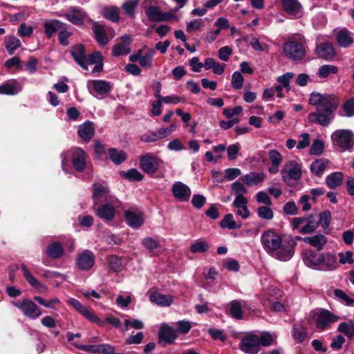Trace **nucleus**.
<instances>
[{
  "label": "nucleus",
  "instance_id": "f257e3e1",
  "mask_svg": "<svg viewBox=\"0 0 354 354\" xmlns=\"http://www.w3.org/2000/svg\"><path fill=\"white\" fill-rule=\"evenodd\" d=\"M308 104L316 107V111L308 115V122L328 127L334 119V113L339 106L340 99L333 93L313 91L310 94Z\"/></svg>",
  "mask_w": 354,
  "mask_h": 354
},
{
  "label": "nucleus",
  "instance_id": "f03ea898",
  "mask_svg": "<svg viewBox=\"0 0 354 354\" xmlns=\"http://www.w3.org/2000/svg\"><path fill=\"white\" fill-rule=\"evenodd\" d=\"M261 242L267 253L280 261L290 260L295 253L296 242L292 237L281 239L270 230L262 233Z\"/></svg>",
  "mask_w": 354,
  "mask_h": 354
},
{
  "label": "nucleus",
  "instance_id": "7ed1b4c3",
  "mask_svg": "<svg viewBox=\"0 0 354 354\" xmlns=\"http://www.w3.org/2000/svg\"><path fill=\"white\" fill-rule=\"evenodd\" d=\"M301 169L302 165L299 160H291L286 162L281 170L282 180L286 185H292L301 178Z\"/></svg>",
  "mask_w": 354,
  "mask_h": 354
},
{
  "label": "nucleus",
  "instance_id": "20e7f679",
  "mask_svg": "<svg viewBox=\"0 0 354 354\" xmlns=\"http://www.w3.org/2000/svg\"><path fill=\"white\" fill-rule=\"evenodd\" d=\"M302 225L299 232L301 234H311L319 227V222L315 214H310L308 216L296 217L292 220L291 225L293 230L298 229Z\"/></svg>",
  "mask_w": 354,
  "mask_h": 354
},
{
  "label": "nucleus",
  "instance_id": "39448f33",
  "mask_svg": "<svg viewBox=\"0 0 354 354\" xmlns=\"http://www.w3.org/2000/svg\"><path fill=\"white\" fill-rule=\"evenodd\" d=\"M331 138L334 145L342 151L351 150L354 145V135L348 130H337L333 133Z\"/></svg>",
  "mask_w": 354,
  "mask_h": 354
},
{
  "label": "nucleus",
  "instance_id": "423d86ee",
  "mask_svg": "<svg viewBox=\"0 0 354 354\" xmlns=\"http://www.w3.org/2000/svg\"><path fill=\"white\" fill-rule=\"evenodd\" d=\"M12 304L15 307L19 308L26 317L31 319H36L42 314L38 306L29 299H24L21 301H15Z\"/></svg>",
  "mask_w": 354,
  "mask_h": 354
},
{
  "label": "nucleus",
  "instance_id": "0eeeda50",
  "mask_svg": "<svg viewBox=\"0 0 354 354\" xmlns=\"http://www.w3.org/2000/svg\"><path fill=\"white\" fill-rule=\"evenodd\" d=\"M154 0H145L144 6L146 8V15L151 21L160 22L167 21L173 15L169 12H162L160 8L153 5Z\"/></svg>",
  "mask_w": 354,
  "mask_h": 354
},
{
  "label": "nucleus",
  "instance_id": "6e6552de",
  "mask_svg": "<svg viewBox=\"0 0 354 354\" xmlns=\"http://www.w3.org/2000/svg\"><path fill=\"white\" fill-rule=\"evenodd\" d=\"M283 49L286 56L292 60H301L306 56V48L301 43L289 41L283 44Z\"/></svg>",
  "mask_w": 354,
  "mask_h": 354
},
{
  "label": "nucleus",
  "instance_id": "1a4fd4ad",
  "mask_svg": "<svg viewBox=\"0 0 354 354\" xmlns=\"http://www.w3.org/2000/svg\"><path fill=\"white\" fill-rule=\"evenodd\" d=\"M339 317L326 309H318L316 313V326L320 330H326L337 322Z\"/></svg>",
  "mask_w": 354,
  "mask_h": 354
},
{
  "label": "nucleus",
  "instance_id": "9d476101",
  "mask_svg": "<svg viewBox=\"0 0 354 354\" xmlns=\"http://www.w3.org/2000/svg\"><path fill=\"white\" fill-rule=\"evenodd\" d=\"M87 87L92 95L97 96L109 94L111 90L112 85L108 81L92 80L87 82Z\"/></svg>",
  "mask_w": 354,
  "mask_h": 354
},
{
  "label": "nucleus",
  "instance_id": "9b49d317",
  "mask_svg": "<svg viewBox=\"0 0 354 354\" xmlns=\"http://www.w3.org/2000/svg\"><path fill=\"white\" fill-rule=\"evenodd\" d=\"M155 51L153 49H149L145 53L142 49H140L136 53L129 56V60L131 62H139L140 65L145 68H151L153 66V59Z\"/></svg>",
  "mask_w": 354,
  "mask_h": 354
},
{
  "label": "nucleus",
  "instance_id": "f8f14e48",
  "mask_svg": "<svg viewBox=\"0 0 354 354\" xmlns=\"http://www.w3.org/2000/svg\"><path fill=\"white\" fill-rule=\"evenodd\" d=\"M240 349L250 354L258 353L260 351L258 335L250 333L243 337L240 343Z\"/></svg>",
  "mask_w": 354,
  "mask_h": 354
},
{
  "label": "nucleus",
  "instance_id": "ddd939ff",
  "mask_svg": "<svg viewBox=\"0 0 354 354\" xmlns=\"http://www.w3.org/2000/svg\"><path fill=\"white\" fill-rule=\"evenodd\" d=\"M162 161L159 158L147 154L140 159L141 169L147 174H152L158 171Z\"/></svg>",
  "mask_w": 354,
  "mask_h": 354
},
{
  "label": "nucleus",
  "instance_id": "4468645a",
  "mask_svg": "<svg viewBox=\"0 0 354 354\" xmlns=\"http://www.w3.org/2000/svg\"><path fill=\"white\" fill-rule=\"evenodd\" d=\"M95 261L94 254L91 250H84L77 255L75 265L79 270L88 271L93 267Z\"/></svg>",
  "mask_w": 354,
  "mask_h": 354
},
{
  "label": "nucleus",
  "instance_id": "2eb2a0df",
  "mask_svg": "<svg viewBox=\"0 0 354 354\" xmlns=\"http://www.w3.org/2000/svg\"><path fill=\"white\" fill-rule=\"evenodd\" d=\"M315 54L319 58L327 61H331L334 59L336 52L332 44L329 42H323L316 45Z\"/></svg>",
  "mask_w": 354,
  "mask_h": 354
},
{
  "label": "nucleus",
  "instance_id": "dca6fc26",
  "mask_svg": "<svg viewBox=\"0 0 354 354\" xmlns=\"http://www.w3.org/2000/svg\"><path fill=\"white\" fill-rule=\"evenodd\" d=\"M171 191L174 198L180 202L188 201L192 194L190 188L180 181L173 184Z\"/></svg>",
  "mask_w": 354,
  "mask_h": 354
},
{
  "label": "nucleus",
  "instance_id": "f3484780",
  "mask_svg": "<svg viewBox=\"0 0 354 354\" xmlns=\"http://www.w3.org/2000/svg\"><path fill=\"white\" fill-rule=\"evenodd\" d=\"M58 16H63L58 14ZM68 21L75 25H81L87 17L86 13L83 9L78 7H70L64 15Z\"/></svg>",
  "mask_w": 354,
  "mask_h": 354
},
{
  "label": "nucleus",
  "instance_id": "a211bd4d",
  "mask_svg": "<svg viewBox=\"0 0 354 354\" xmlns=\"http://www.w3.org/2000/svg\"><path fill=\"white\" fill-rule=\"evenodd\" d=\"M86 154L79 147L75 148L72 153V164L75 169L82 172L84 170L86 163Z\"/></svg>",
  "mask_w": 354,
  "mask_h": 354
},
{
  "label": "nucleus",
  "instance_id": "6ab92c4d",
  "mask_svg": "<svg viewBox=\"0 0 354 354\" xmlns=\"http://www.w3.org/2000/svg\"><path fill=\"white\" fill-rule=\"evenodd\" d=\"M132 39L129 35H124L121 37V42L115 44L112 49V55L114 57L125 55L129 53V44L131 43Z\"/></svg>",
  "mask_w": 354,
  "mask_h": 354
},
{
  "label": "nucleus",
  "instance_id": "aec40b11",
  "mask_svg": "<svg viewBox=\"0 0 354 354\" xmlns=\"http://www.w3.org/2000/svg\"><path fill=\"white\" fill-rule=\"evenodd\" d=\"M67 302L90 321L93 322H97L99 321L97 317L91 310H89L86 306L82 305L78 300L74 298H69Z\"/></svg>",
  "mask_w": 354,
  "mask_h": 354
},
{
  "label": "nucleus",
  "instance_id": "412c9836",
  "mask_svg": "<svg viewBox=\"0 0 354 354\" xmlns=\"http://www.w3.org/2000/svg\"><path fill=\"white\" fill-rule=\"evenodd\" d=\"M21 86L15 80H10L0 85V94L14 95L20 92Z\"/></svg>",
  "mask_w": 354,
  "mask_h": 354
},
{
  "label": "nucleus",
  "instance_id": "4be33fe9",
  "mask_svg": "<svg viewBox=\"0 0 354 354\" xmlns=\"http://www.w3.org/2000/svg\"><path fill=\"white\" fill-rule=\"evenodd\" d=\"M322 256L320 270L328 271L337 269L338 263L335 255L330 253H322Z\"/></svg>",
  "mask_w": 354,
  "mask_h": 354
},
{
  "label": "nucleus",
  "instance_id": "5701e85b",
  "mask_svg": "<svg viewBox=\"0 0 354 354\" xmlns=\"http://www.w3.org/2000/svg\"><path fill=\"white\" fill-rule=\"evenodd\" d=\"M71 53L77 64L84 69L87 70L86 56L84 46L82 45L75 46L72 48Z\"/></svg>",
  "mask_w": 354,
  "mask_h": 354
},
{
  "label": "nucleus",
  "instance_id": "b1692460",
  "mask_svg": "<svg viewBox=\"0 0 354 354\" xmlns=\"http://www.w3.org/2000/svg\"><path fill=\"white\" fill-rule=\"evenodd\" d=\"M159 339L167 344H172L177 337L176 330L168 325H162L158 333Z\"/></svg>",
  "mask_w": 354,
  "mask_h": 354
},
{
  "label": "nucleus",
  "instance_id": "393cba45",
  "mask_svg": "<svg viewBox=\"0 0 354 354\" xmlns=\"http://www.w3.org/2000/svg\"><path fill=\"white\" fill-rule=\"evenodd\" d=\"M21 268L23 271L24 277L32 288L37 289L41 292L47 291V288L32 275L25 264H22L21 266Z\"/></svg>",
  "mask_w": 354,
  "mask_h": 354
},
{
  "label": "nucleus",
  "instance_id": "a878e982",
  "mask_svg": "<svg viewBox=\"0 0 354 354\" xmlns=\"http://www.w3.org/2000/svg\"><path fill=\"white\" fill-rule=\"evenodd\" d=\"M97 202H94L93 209L95 214L101 218L111 220L115 215L114 208L108 204L101 205L99 207H96Z\"/></svg>",
  "mask_w": 354,
  "mask_h": 354
},
{
  "label": "nucleus",
  "instance_id": "bb28decb",
  "mask_svg": "<svg viewBox=\"0 0 354 354\" xmlns=\"http://www.w3.org/2000/svg\"><path fill=\"white\" fill-rule=\"evenodd\" d=\"M336 39L338 45L342 48L349 47L354 41L351 32L346 28L341 29L337 33Z\"/></svg>",
  "mask_w": 354,
  "mask_h": 354
},
{
  "label": "nucleus",
  "instance_id": "cd10ccee",
  "mask_svg": "<svg viewBox=\"0 0 354 354\" xmlns=\"http://www.w3.org/2000/svg\"><path fill=\"white\" fill-rule=\"evenodd\" d=\"M330 164V161L326 158H318L314 160L310 167L311 173L317 176H321Z\"/></svg>",
  "mask_w": 354,
  "mask_h": 354
},
{
  "label": "nucleus",
  "instance_id": "c85d7f7f",
  "mask_svg": "<svg viewBox=\"0 0 354 354\" xmlns=\"http://www.w3.org/2000/svg\"><path fill=\"white\" fill-rule=\"evenodd\" d=\"M149 300L158 306H169L173 302V297L171 295H162L154 292L150 295Z\"/></svg>",
  "mask_w": 354,
  "mask_h": 354
},
{
  "label": "nucleus",
  "instance_id": "c756f323",
  "mask_svg": "<svg viewBox=\"0 0 354 354\" xmlns=\"http://www.w3.org/2000/svg\"><path fill=\"white\" fill-rule=\"evenodd\" d=\"M322 258V253L308 251L306 254L304 262L308 267L320 270Z\"/></svg>",
  "mask_w": 354,
  "mask_h": 354
},
{
  "label": "nucleus",
  "instance_id": "7c9ffc66",
  "mask_svg": "<svg viewBox=\"0 0 354 354\" xmlns=\"http://www.w3.org/2000/svg\"><path fill=\"white\" fill-rule=\"evenodd\" d=\"M266 178V174L263 172H250L241 177L242 181L248 186L258 185L263 182Z\"/></svg>",
  "mask_w": 354,
  "mask_h": 354
},
{
  "label": "nucleus",
  "instance_id": "2f4dec72",
  "mask_svg": "<svg viewBox=\"0 0 354 354\" xmlns=\"http://www.w3.org/2000/svg\"><path fill=\"white\" fill-rule=\"evenodd\" d=\"M94 132L93 124L91 122H84L78 129L79 136L86 142H88L93 138Z\"/></svg>",
  "mask_w": 354,
  "mask_h": 354
},
{
  "label": "nucleus",
  "instance_id": "473e14b6",
  "mask_svg": "<svg viewBox=\"0 0 354 354\" xmlns=\"http://www.w3.org/2000/svg\"><path fill=\"white\" fill-rule=\"evenodd\" d=\"M126 222L129 226L137 228L142 225L144 221L140 214L132 211H126L124 213Z\"/></svg>",
  "mask_w": 354,
  "mask_h": 354
},
{
  "label": "nucleus",
  "instance_id": "72a5a7b5",
  "mask_svg": "<svg viewBox=\"0 0 354 354\" xmlns=\"http://www.w3.org/2000/svg\"><path fill=\"white\" fill-rule=\"evenodd\" d=\"M327 242V237L321 234L308 236L307 240V244L316 248L318 251L322 250Z\"/></svg>",
  "mask_w": 354,
  "mask_h": 354
},
{
  "label": "nucleus",
  "instance_id": "f704fd0d",
  "mask_svg": "<svg viewBox=\"0 0 354 354\" xmlns=\"http://www.w3.org/2000/svg\"><path fill=\"white\" fill-rule=\"evenodd\" d=\"M92 187L93 189L92 198L94 202H97L101 198H105L108 195L109 188L104 183H94Z\"/></svg>",
  "mask_w": 354,
  "mask_h": 354
},
{
  "label": "nucleus",
  "instance_id": "c9c22d12",
  "mask_svg": "<svg viewBox=\"0 0 354 354\" xmlns=\"http://www.w3.org/2000/svg\"><path fill=\"white\" fill-rule=\"evenodd\" d=\"M343 178L344 175L342 172H333L326 176V183L330 189H335L342 185Z\"/></svg>",
  "mask_w": 354,
  "mask_h": 354
},
{
  "label": "nucleus",
  "instance_id": "e433bc0d",
  "mask_svg": "<svg viewBox=\"0 0 354 354\" xmlns=\"http://www.w3.org/2000/svg\"><path fill=\"white\" fill-rule=\"evenodd\" d=\"M64 253L62 245L59 242L50 244L46 248V254L53 259L60 258Z\"/></svg>",
  "mask_w": 354,
  "mask_h": 354
},
{
  "label": "nucleus",
  "instance_id": "4c0bfd02",
  "mask_svg": "<svg viewBox=\"0 0 354 354\" xmlns=\"http://www.w3.org/2000/svg\"><path fill=\"white\" fill-rule=\"evenodd\" d=\"M93 29L97 41L102 46L106 45L109 42V39L104 27L102 25L95 24Z\"/></svg>",
  "mask_w": 354,
  "mask_h": 354
},
{
  "label": "nucleus",
  "instance_id": "58836bf2",
  "mask_svg": "<svg viewBox=\"0 0 354 354\" xmlns=\"http://www.w3.org/2000/svg\"><path fill=\"white\" fill-rule=\"evenodd\" d=\"M108 153L111 160L115 165L121 164L127 158V155L124 151L122 150H118L115 148L109 149Z\"/></svg>",
  "mask_w": 354,
  "mask_h": 354
},
{
  "label": "nucleus",
  "instance_id": "ea45409f",
  "mask_svg": "<svg viewBox=\"0 0 354 354\" xmlns=\"http://www.w3.org/2000/svg\"><path fill=\"white\" fill-rule=\"evenodd\" d=\"M274 289H270L268 290V292L265 293L263 295V298L270 302V309L274 312H286L287 310V306L285 304V302L282 301H272L268 295H270V292H273Z\"/></svg>",
  "mask_w": 354,
  "mask_h": 354
},
{
  "label": "nucleus",
  "instance_id": "a19ab883",
  "mask_svg": "<svg viewBox=\"0 0 354 354\" xmlns=\"http://www.w3.org/2000/svg\"><path fill=\"white\" fill-rule=\"evenodd\" d=\"M209 249V244L207 241L203 239H197L189 246V250L192 253H205Z\"/></svg>",
  "mask_w": 354,
  "mask_h": 354
},
{
  "label": "nucleus",
  "instance_id": "79ce46f5",
  "mask_svg": "<svg viewBox=\"0 0 354 354\" xmlns=\"http://www.w3.org/2000/svg\"><path fill=\"white\" fill-rule=\"evenodd\" d=\"M62 26V23L57 19H53L44 24V32L46 36L50 38Z\"/></svg>",
  "mask_w": 354,
  "mask_h": 354
},
{
  "label": "nucleus",
  "instance_id": "37998d69",
  "mask_svg": "<svg viewBox=\"0 0 354 354\" xmlns=\"http://www.w3.org/2000/svg\"><path fill=\"white\" fill-rule=\"evenodd\" d=\"M142 245L149 251L152 252L153 255H157L158 253L155 252L160 248V245L158 241L152 237L144 238L141 241Z\"/></svg>",
  "mask_w": 354,
  "mask_h": 354
},
{
  "label": "nucleus",
  "instance_id": "c03bdc74",
  "mask_svg": "<svg viewBox=\"0 0 354 354\" xmlns=\"http://www.w3.org/2000/svg\"><path fill=\"white\" fill-rule=\"evenodd\" d=\"M283 9L290 15H297L301 8L297 0H281Z\"/></svg>",
  "mask_w": 354,
  "mask_h": 354
},
{
  "label": "nucleus",
  "instance_id": "a18cd8bd",
  "mask_svg": "<svg viewBox=\"0 0 354 354\" xmlns=\"http://www.w3.org/2000/svg\"><path fill=\"white\" fill-rule=\"evenodd\" d=\"M109 268L113 272H118L123 270L124 264L122 259L115 255H111L108 257Z\"/></svg>",
  "mask_w": 354,
  "mask_h": 354
},
{
  "label": "nucleus",
  "instance_id": "49530a36",
  "mask_svg": "<svg viewBox=\"0 0 354 354\" xmlns=\"http://www.w3.org/2000/svg\"><path fill=\"white\" fill-rule=\"evenodd\" d=\"M230 315L236 319H241L243 318L242 304L240 301L234 300L230 304Z\"/></svg>",
  "mask_w": 354,
  "mask_h": 354
},
{
  "label": "nucleus",
  "instance_id": "de8ad7c7",
  "mask_svg": "<svg viewBox=\"0 0 354 354\" xmlns=\"http://www.w3.org/2000/svg\"><path fill=\"white\" fill-rule=\"evenodd\" d=\"M102 15L103 17L113 22L119 21V14L118 8L115 6L106 7L102 9Z\"/></svg>",
  "mask_w": 354,
  "mask_h": 354
},
{
  "label": "nucleus",
  "instance_id": "09e8293b",
  "mask_svg": "<svg viewBox=\"0 0 354 354\" xmlns=\"http://www.w3.org/2000/svg\"><path fill=\"white\" fill-rule=\"evenodd\" d=\"M220 226L222 228L234 230L240 228L241 227V224H237L233 219V215L232 214H227L220 221Z\"/></svg>",
  "mask_w": 354,
  "mask_h": 354
},
{
  "label": "nucleus",
  "instance_id": "8fccbe9b",
  "mask_svg": "<svg viewBox=\"0 0 354 354\" xmlns=\"http://www.w3.org/2000/svg\"><path fill=\"white\" fill-rule=\"evenodd\" d=\"M291 333L293 339L298 343L303 342L306 337V328L300 325L294 326Z\"/></svg>",
  "mask_w": 354,
  "mask_h": 354
},
{
  "label": "nucleus",
  "instance_id": "3c124183",
  "mask_svg": "<svg viewBox=\"0 0 354 354\" xmlns=\"http://www.w3.org/2000/svg\"><path fill=\"white\" fill-rule=\"evenodd\" d=\"M338 68L334 65H322L318 70V76L321 78H326L331 74H336Z\"/></svg>",
  "mask_w": 354,
  "mask_h": 354
},
{
  "label": "nucleus",
  "instance_id": "603ef678",
  "mask_svg": "<svg viewBox=\"0 0 354 354\" xmlns=\"http://www.w3.org/2000/svg\"><path fill=\"white\" fill-rule=\"evenodd\" d=\"M6 48L10 55L21 46L20 40L15 37H7L6 38Z\"/></svg>",
  "mask_w": 354,
  "mask_h": 354
},
{
  "label": "nucleus",
  "instance_id": "864d4df0",
  "mask_svg": "<svg viewBox=\"0 0 354 354\" xmlns=\"http://www.w3.org/2000/svg\"><path fill=\"white\" fill-rule=\"evenodd\" d=\"M33 298L39 305L50 309H55V306L60 304V301L57 298L50 300H46L39 296H35Z\"/></svg>",
  "mask_w": 354,
  "mask_h": 354
},
{
  "label": "nucleus",
  "instance_id": "5fc2aeb1",
  "mask_svg": "<svg viewBox=\"0 0 354 354\" xmlns=\"http://www.w3.org/2000/svg\"><path fill=\"white\" fill-rule=\"evenodd\" d=\"M122 176L131 181H140L142 180V174L136 169H131L127 171H122L120 173Z\"/></svg>",
  "mask_w": 354,
  "mask_h": 354
},
{
  "label": "nucleus",
  "instance_id": "6e6d98bb",
  "mask_svg": "<svg viewBox=\"0 0 354 354\" xmlns=\"http://www.w3.org/2000/svg\"><path fill=\"white\" fill-rule=\"evenodd\" d=\"M332 220L331 212L329 210H326L319 214V225H320L324 230L328 228L330 221Z\"/></svg>",
  "mask_w": 354,
  "mask_h": 354
},
{
  "label": "nucleus",
  "instance_id": "4d7b16f0",
  "mask_svg": "<svg viewBox=\"0 0 354 354\" xmlns=\"http://www.w3.org/2000/svg\"><path fill=\"white\" fill-rule=\"evenodd\" d=\"M257 213L259 218L264 220H271L274 217L273 211L267 205L259 207L257 210Z\"/></svg>",
  "mask_w": 354,
  "mask_h": 354
},
{
  "label": "nucleus",
  "instance_id": "13d9d810",
  "mask_svg": "<svg viewBox=\"0 0 354 354\" xmlns=\"http://www.w3.org/2000/svg\"><path fill=\"white\" fill-rule=\"evenodd\" d=\"M139 3L138 0H129L125 1L122 8L125 11L126 14L129 17H133L135 15V10Z\"/></svg>",
  "mask_w": 354,
  "mask_h": 354
},
{
  "label": "nucleus",
  "instance_id": "bf43d9fd",
  "mask_svg": "<svg viewBox=\"0 0 354 354\" xmlns=\"http://www.w3.org/2000/svg\"><path fill=\"white\" fill-rule=\"evenodd\" d=\"M244 78L243 75L239 71H235L232 76V86L233 88L238 90L241 89L243 86Z\"/></svg>",
  "mask_w": 354,
  "mask_h": 354
},
{
  "label": "nucleus",
  "instance_id": "052dcab7",
  "mask_svg": "<svg viewBox=\"0 0 354 354\" xmlns=\"http://www.w3.org/2000/svg\"><path fill=\"white\" fill-rule=\"evenodd\" d=\"M294 77V73L288 72L279 76L277 81L284 86L287 91L290 90V81Z\"/></svg>",
  "mask_w": 354,
  "mask_h": 354
},
{
  "label": "nucleus",
  "instance_id": "680f3d73",
  "mask_svg": "<svg viewBox=\"0 0 354 354\" xmlns=\"http://www.w3.org/2000/svg\"><path fill=\"white\" fill-rule=\"evenodd\" d=\"M324 149V143L319 139H316L313 141L311 147L310 149V153L311 155H319L321 154Z\"/></svg>",
  "mask_w": 354,
  "mask_h": 354
},
{
  "label": "nucleus",
  "instance_id": "e2e57ef3",
  "mask_svg": "<svg viewBox=\"0 0 354 354\" xmlns=\"http://www.w3.org/2000/svg\"><path fill=\"white\" fill-rule=\"evenodd\" d=\"M204 26V21L201 19H196L187 23L186 30L188 32H192L200 30Z\"/></svg>",
  "mask_w": 354,
  "mask_h": 354
},
{
  "label": "nucleus",
  "instance_id": "0e129e2a",
  "mask_svg": "<svg viewBox=\"0 0 354 354\" xmlns=\"http://www.w3.org/2000/svg\"><path fill=\"white\" fill-rule=\"evenodd\" d=\"M342 109L344 114L347 117H352L354 115V98H350L346 100L342 106Z\"/></svg>",
  "mask_w": 354,
  "mask_h": 354
},
{
  "label": "nucleus",
  "instance_id": "69168bd1",
  "mask_svg": "<svg viewBox=\"0 0 354 354\" xmlns=\"http://www.w3.org/2000/svg\"><path fill=\"white\" fill-rule=\"evenodd\" d=\"M240 149L241 146L239 143L230 145L227 148H226L229 160H235Z\"/></svg>",
  "mask_w": 354,
  "mask_h": 354
},
{
  "label": "nucleus",
  "instance_id": "338daca9",
  "mask_svg": "<svg viewBox=\"0 0 354 354\" xmlns=\"http://www.w3.org/2000/svg\"><path fill=\"white\" fill-rule=\"evenodd\" d=\"M256 199L259 203L264 204L267 206L272 205V201L268 194L265 192H259L256 194Z\"/></svg>",
  "mask_w": 354,
  "mask_h": 354
},
{
  "label": "nucleus",
  "instance_id": "774afa93",
  "mask_svg": "<svg viewBox=\"0 0 354 354\" xmlns=\"http://www.w3.org/2000/svg\"><path fill=\"white\" fill-rule=\"evenodd\" d=\"M345 338L342 335H338L334 337L330 344V347L335 351L340 350L345 343Z\"/></svg>",
  "mask_w": 354,
  "mask_h": 354
}]
</instances>
